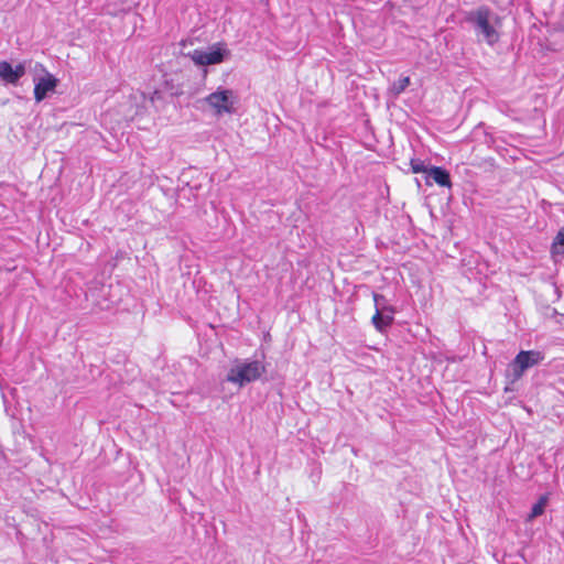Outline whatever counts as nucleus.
<instances>
[{"label": "nucleus", "instance_id": "f257e3e1", "mask_svg": "<svg viewBox=\"0 0 564 564\" xmlns=\"http://www.w3.org/2000/svg\"><path fill=\"white\" fill-rule=\"evenodd\" d=\"M465 20L473 25L476 36L488 45L492 46L499 41L501 19L489 7L480 6L469 11Z\"/></svg>", "mask_w": 564, "mask_h": 564}, {"label": "nucleus", "instance_id": "39448f33", "mask_svg": "<svg viewBox=\"0 0 564 564\" xmlns=\"http://www.w3.org/2000/svg\"><path fill=\"white\" fill-rule=\"evenodd\" d=\"M187 56L197 66H208L223 63L229 58L230 51L224 43H215L207 50H194L187 54Z\"/></svg>", "mask_w": 564, "mask_h": 564}, {"label": "nucleus", "instance_id": "7ed1b4c3", "mask_svg": "<svg viewBox=\"0 0 564 564\" xmlns=\"http://www.w3.org/2000/svg\"><path fill=\"white\" fill-rule=\"evenodd\" d=\"M204 101L216 116L232 115L237 110L238 96L232 89L218 87L216 91L205 97Z\"/></svg>", "mask_w": 564, "mask_h": 564}, {"label": "nucleus", "instance_id": "20e7f679", "mask_svg": "<svg viewBox=\"0 0 564 564\" xmlns=\"http://www.w3.org/2000/svg\"><path fill=\"white\" fill-rule=\"evenodd\" d=\"M543 358L541 351L521 350L508 366V378L511 382L518 381L528 369L539 365Z\"/></svg>", "mask_w": 564, "mask_h": 564}, {"label": "nucleus", "instance_id": "423d86ee", "mask_svg": "<svg viewBox=\"0 0 564 564\" xmlns=\"http://www.w3.org/2000/svg\"><path fill=\"white\" fill-rule=\"evenodd\" d=\"M34 73V99L41 102L48 94L55 91L58 79L40 63H35Z\"/></svg>", "mask_w": 564, "mask_h": 564}, {"label": "nucleus", "instance_id": "6e6552de", "mask_svg": "<svg viewBox=\"0 0 564 564\" xmlns=\"http://www.w3.org/2000/svg\"><path fill=\"white\" fill-rule=\"evenodd\" d=\"M0 78L12 85L18 84L17 73H14V67L7 61L0 62Z\"/></svg>", "mask_w": 564, "mask_h": 564}, {"label": "nucleus", "instance_id": "0eeeda50", "mask_svg": "<svg viewBox=\"0 0 564 564\" xmlns=\"http://www.w3.org/2000/svg\"><path fill=\"white\" fill-rule=\"evenodd\" d=\"M431 181H433L434 183L442 187H452L449 173L441 166L429 167V170L426 171L427 185H432Z\"/></svg>", "mask_w": 564, "mask_h": 564}, {"label": "nucleus", "instance_id": "ddd939ff", "mask_svg": "<svg viewBox=\"0 0 564 564\" xmlns=\"http://www.w3.org/2000/svg\"><path fill=\"white\" fill-rule=\"evenodd\" d=\"M373 302H375L376 311H383L384 312V308H386V305H387V300H386V297L383 295L378 294V293H373Z\"/></svg>", "mask_w": 564, "mask_h": 564}, {"label": "nucleus", "instance_id": "f8f14e48", "mask_svg": "<svg viewBox=\"0 0 564 564\" xmlns=\"http://www.w3.org/2000/svg\"><path fill=\"white\" fill-rule=\"evenodd\" d=\"M547 503V497L541 496L538 502L532 507L530 514L528 516V521L533 520L534 518L541 516L544 512V509Z\"/></svg>", "mask_w": 564, "mask_h": 564}, {"label": "nucleus", "instance_id": "f03ea898", "mask_svg": "<svg viewBox=\"0 0 564 564\" xmlns=\"http://www.w3.org/2000/svg\"><path fill=\"white\" fill-rule=\"evenodd\" d=\"M265 372V366L260 360H235L230 367L226 381L243 387L258 380Z\"/></svg>", "mask_w": 564, "mask_h": 564}, {"label": "nucleus", "instance_id": "1a4fd4ad", "mask_svg": "<svg viewBox=\"0 0 564 564\" xmlns=\"http://www.w3.org/2000/svg\"><path fill=\"white\" fill-rule=\"evenodd\" d=\"M393 323V316L386 315L383 311H376L372 316V324L379 332H383Z\"/></svg>", "mask_w": 564, "mask_h": 564}, {"label": "nucleus", "instance_id": "9d476101", "mask_svg": "<svg viewBox=\"0 0 564 564\" xmlns=\"http://www.w3.org/2000/svg\"><path fill=\"white\" fill-rule=\"evenodd\" d=\"M551 254L554 259L564 256V227L557 231L552 242Z\"/></svg>", "mask_w": 564, "mask_h": 564}, {"label": "nucleus", "instance_id": "2eb2a0df", "mask_svg": "<svg viewBox=\"0 0 564 564\" xmlns=\"http://www.w3.org/2000/svg\"><path fill=\"white\" fill-rule=\"evenodd\" d=\"M25 62H22V63H19L15 67H14V73H17V79L18 82L20 80V78H22L24 75H25V72H26V67H25Z\"/></svg>", "mask_w": 564, "mask_h": 564}, {"label": "nucleus", "instance_id": "4468645a", "mask_svg": "<svg viewBox=\"0 0 564 564\" xmlns=\"http://www.w3.org/2000/svg\"><path fill=\"white\" fill-rule=\"evenodd\" d=\"M411 167L414 173H425L426 174V171L429 170V167H426L424 165V163L420 160H412Z\"/></svg>", "mask_w": 564, "mask_h": 564}, {"label": "nucleus", "instance_id": "dca6fc26", "mask_svg": "<svg viewBox=\"0 0 564 564\" xmlns=\"http://www.w3.org/2000/svg\"><path fill=\"white\" fill-rule=\"evenodd\" d=\"M394 312H395V311H394V308H393L392 306H389L388 304L386 305V308H384V314H386V315H391V316H393Z\"/></svg>", "mask_w": 564, "mask_h": 564}, {"label": "nucleus", "instance_id": "9b49d317", "mask_svg": "<svg viewBox=\"0 0 564 564\" xmlns=\"http://www.w3.org/2000/svg\"><path fill=\"white\" fill-rule=\"evenodd\" d=\"M410 83H411L410 77H408V76L400 77L398 80L393 82L392 85L390 86V93L397 97L409 87Z\"/></svg>", "mask_w": 564, "mask_h": 564}]
</instances>
